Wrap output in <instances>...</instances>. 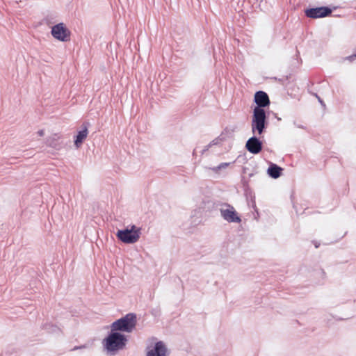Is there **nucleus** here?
Returning <instances> with one entry per match:
<instances>
[{"mask_svg": "<svg viewBox=\"0 0 356 356\" xmlns=\"http://www.w3.org/2000/svg\"><path fill=\"white\" fill-rule=\"evenodd\" d=\"M127 341L128 339L125 335L111 330V332L103 340L102 345L107 355L113 356L125 348Z\"/></svg>", "mask_w": 356, "mask_h": 356, "instance_id": "nucleus-1", "label": "nucleus"}, {"mask_svg": "<svg viewBox=\"0 0 356 356\" xmlns=\"http://www.w3.org/2000/svg\"><path fill=\"white\" fill-rule=\"evenodd\" d=\"M136 325V316L134 314H128L125 316L114 321L111 325V330L113 332H131Z\"/></svg>", "mask_w": 356, "mask_h": 356, "instance_id": "nucleus-2", "label": "nucleus"}, {"mask_svg": "<svg viewBox=\"0 0 356 356\" xmlns=\"http://www.w3.org/2000/svg\"><path fill=\"white\" fill-rule=\"evenodd\" d=\"M141 234V229L134 225H131L124 229H120L116 233V236L122 243L134 244L136 243Z\"/></svg>", "mask_w": 356, "mask_h": 356, "instance_id": "nucleus-3", "label": "nucleus"}, {"mask_svg": "<svg viewBox=\"0 0 356 356\" xmlns=\"http://www.w3.org/2000/svg\"><path fill=\"white\" fill-rule=\"evenodd\" d=\"M266 115L264 108L255 107L251 122L252 132L261 135L266 129Z\"/></svg>", "mask_w": 356, "mask_h": 356, "instance_id": "nucleus-4", "label": "nucleus"}, {"mask_svg": "<svg viewBox=\"0 0 356 356\" xmlns=\"http://www.w3.org/2000/svg\"><path fill=\"white\" fill-rule=\"evenodd\" d=\"M52 36L61 42H67L70 39V31L63 23H59L51 27Z\"/></svg>", "mask_w": 356, "mask_h": 356, "instance_id": "nucleus-5", "label": "nucleus"}, {"mask_svg": "<svg viewBox=\"0 0 356 356\" xmlns=\"http://www.w3.org/2000/svg\"><path fill=\"white\" fill-rule=\"evenodd\" d=\"M220 212L223 219L229 222L238 223L241 221L234 208L229 204H225L223 207L220 208Z\"/></svg>", "mask_w": 356, "mask_h": 356, "instance_id": "nucleus-6", "label": "nucleus"}, {"mask_svg": "<svg viewBox=\"0 0 356 356\" xmlns=\"http://www.w3.org/2000/svg\"><path fill=\"white\" fill-rule=\"evenodd\" d=\"M168 354V348L165 344L160 341H157L154 346L147 347L146 356H166Z\"/></svg>", "mask_w": 356, "mask_h": 356, "instance_id": "nucleus-7", "label": "nucleus"}, {"mask_svg": "<svg viewBox=\"0 0 356 356\" xmlns=\"http://www.w3.org/2000/svg\"><path fill=\"white\" fill-rule=\"evenodd\" d=\"M331 13L332 10L328 7L312 8L305 10L306 16L314 19L328 16Z\"/></svg>", "mask_w": 356, "mask_h": 356, "instance_id": "nucleus-8", "label": "nucleus"}, {"mask_svg": "<svg viewBox=\"0 0 356 356\" xmlns=\"http://www.w3.org/2000/svg\"><path fill=\"white\" fill-rule=\"evenodd\" d=\"M245 147L250 153L257 154L262 149V143L257 137L252 136L248 140Z\"/></svg>", "mask_w": 356, "mask_h": 356, "instance_id": "nucleus-9", "label": "nucleus"}, {"mask_svg": "<svg viewBox=\"0 0 356 356\" xmlns=\"http://www.w3.org/2000/svg\"><path fill=\"white\" fill-rule=\"evenodd\" d=\"M254 102L257 104V107L263 108L269 105L270 100L268 95L263 91H258L254 95Z\"/></svg>", "mask_w": 356, "mask_h": 356, "instance_id": "nucleus-10", "label": "nucleus"}, {"mask_svg": "<svg viewBox=\"0 0 356 356\" xmlns=\"http://www.w3.org/2000/svg\"><path fill=\"white\" fill-rule=\"evenodd\" d=\"M82 127V130L79 131L75 137L74 145L76 148H79L81 146L83 142L88 135V127L86 124H83Z\"/></svg>", "mask_w": 356, "mask_h": 356, "instance_id": "nucleus-11", "label": "nucleus"}, {"mask_svg": "<svg viewBox=\"0 0 356 356\" xmlns=\"http://www.w3.org/2000/svg\"><path fill=\"white\" fill-rule=\"evenodd\" d=\"M61 136L58 134H54L49 136L46 140V144L55 149H59L61 147Z\"/></svg>", "mask_w": 356, "mask_h": 356, "instance_id": "nucleus-12", "label": "nucleus"}, {"mask_svg": "<svg viewBox=\"0 0 356 356\" xmlns=\"http://www.w3.org/2000/svg\"><path fill=\"white\" fill-rule=\"evenodd\" d=\"M282 170V168L275 164H271L268 169V173L271 177L277 179L280 176Z\"/></svg>", "mask_w": 356, "mask_h": 356, "instance_id": "nucleus-13", "label": "nucleus"}, {"mask_svg": "<svg viewBox=\"0 0 356 356\" xmlns=\"http://www.w3.org/2000/svg\"><path fill=\"white\" fill-rule=\"evenodd\" d=\"M229 163H222L219 165L213 167L211 169L213 172H218L220 170L225 169L226 168H227L229 165Z\"/></svg>", "mask_w": 356, "mask_h": 356, "instance_id": "nucleus-14", "label": "nucleus"}, {"mask_svg": "<svg viewBox=\"0 0 356 356\" xmlns=\"http://www.w3.org/2000/svg\"><path fill=\"white\" fill-rule=\"evenodd\" d=\"M217 143H218V139H215V140H212L209 144H208L207 146L204 147V149L202 152V154H203L205 152L208 151L209 149L211 146L216 145Z\"/></svg>", "mask_w": 356, "mask_h": 356, "instance_id": "nucleus-15", "label": "nucleus"}, {"mask_svg": "<svg viewBox=\"0 0 356 356\" xmlns=\"http://www.w3.org/2000/svg\"><path fill=\"white\" fill-rule=\"evenodd\" d=\"M37 134H38L39 136L42 137V136H43L44 135V130H43V129H40V130H39V131L37 132Z\"/></svg>", "mask_w": 356, "mask_h": 356, "instance_id": "nucleus-16", "label": "nucleus"}, {"mask_svg": "<svg viewBox=\"0 0 356 356\" xmlns=\"http://www.w3.org/2000/svg\"><path fill=\"white\" fill-rule=\"evenodd\" d=\"M356 57V54L355 55H352V56H350L348 57H347V60H350V61H353V59Z\"/></svg>", "mask_w": 356, "mask_h": 356, "instance_id": "nucleus-17", "label": "nucleus"}, {"mask_svg": "<svg viewBox=\"0 0 356 356\" xmlns=\"http://www.w3.org/2000/svg\"><path fill=\"white\" fill-rule=\"evenodd\" d=\"M84 348V346H75L72 350H77V349H80V348Z\"/></svg>", "mask_w": 356, "mask_h": 356, "instance_id": "nucleus-18", "label": "nucleus"}, {"mask_svg": "<svg viewBox=\"0 0 356 356\" xmlns=\"http://www.w3.org/2000/svg\"><path fill=\"white\" fill-rule=\"evenodd\" d=\"M315 247H316V248H318V243H316V244H315Z\"/></svg>", "mask_w": 356, "mask_h": 356, "instance_id": "nucleus-19", "label": "nucleus"}]
</instances>
